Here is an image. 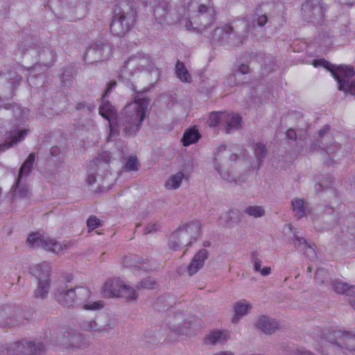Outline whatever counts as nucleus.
Returning a JSON list of instances; mask_svg holds the SVG:
<instances>
[{"label":"nucleus","instance_id":"obj_1","mask_svg":"<svg viewBox=\"0 0 355 355\" xmlns=\"http://www.w3.org/2000/svg\"><path fill=\"white\" fill-rule=\"evenodd\" d=\"M149 103L148 98L140 94L121 110L115 119V125L119 130V128L122 130L125 137L135 136L140 130Z\"/></svg>","mask_w":355,"mask_h":355},{"label":"nucleus","instance_id":"obj_2","mask_svg":"<svg viewBox=\"0 0 355 355\" xmlns=\"http://www.w3.org/2000/svg\"><path fill=\"white\" fill-rule=\"evenodd\" d=\"M322 338L332 345L334 355L345 354L344 349L355 352V332L340 329H327Z\"/></svg>","mask_w":355,"mask_h":355},{"label":"nucleus","instance_id":"obj_3","mask_svg":"<svg viewBox=\"0 0 355 355\" xmlns=\"http://www.w3.org/2000/svg\"><path fill=\"white\" fill-rule=\"evenodd\" d=\"M313 64L314 67L322 66L331 71L333 76L338 81V89L355 96V79L350 80L355 74L352 67L340 66L336 69H333L330 67L331 64L324 59L315 60Z\"/></svg>","mask_w":355,"mask_h":355},{"label":"nucleus","instance_id":"obj_4","mask_svg":"<svg viewBox=\"0 0 355 355\" xmlns=\"http://www.w3.org/2000/svg\"><path fill=\"white\" fill-rule=\"evenodd\" d=\"M51 267L49 263L42 262L30 268V272L37 279L33 295L37 299L44 300L48 297L51 288Z\"/></svg>","mask_w":355,"mask_h":355},{"label":"nucleus","instance_id":"obj_5","mask_svg":"<svg viewBox=\"0 0 355 355\" xmlns=\"http://www.w3.org/2000/svg\"><path fill=\"white\" fill-rule=\"evenodd\" d=\"M26 243L31 248L41 247L46 250L58 254L63 253L73 245L72 241L60 243L53 239L46 237L39 233L31 234L27 239Z\"/></svg>","mask_w":355,"mask_h":355},{"label":"nucleus","instance_id":"obj_6","mask_svg":"<svg viewBox=\"0 0 355 355\" xmlns=\"http://www.w3.org/2000/svg\"><path fill=\"white\" fill-rule=\"evenodd\" d=\"M45 344L37 340L22 338L10 343L6 348L8 355H40L44 352Z\"/></svg>","mask_w":355,"mask_h":355},{"label":"nucleus","instance_id":"obj_7","mask_svg":"<svg viewBox=\"0 0 355 355\" xmlns=\"http://www.w3.org/2000/svg\"><path fill=\"white\" fill-rule=\"evenodd\" d=\"M136 15L133 11L120 12L116 14L110 24V31L114 35H124L135 24Z\"/></svg>","mask_w":355,"mask_h":355},{"label":"nucleus","instance_id":"obj_8","mask_svg":"<svg viewBox=\"0 0 355 355\" xmlns=\"http://www.w3.org/2000/svg\"><path fill=\"white\" fill-rule=\"evenodd\" d=\"M211 40L213 43L227 46H239L242 44L241 37L233 34V27L228 24L215 28L211 33Z\"/></svg>","mask_w":355,"mask_h":355},{"label":"nucleus","instance_id":"obj_9","mask_svg":"<svg viewBox=\"0 0 355 355\" xmlns=\"http://www.w3.org/2000/svg\"><path fill=\"white\" fill-rule=\"evenodd\" d=\"M322 0H306L302 6L301 14L305 21L319 23L324 15Z\"/></svg>","mask_w":355,"mask_h":355},{"label":"nucleus","instance_id":"obj_10","mask_svg":"<svg viewBox=\"0 0 355 355\" xmlns=\"http://www.w3.org/2000/svg\"><path fill=\"white\" fill-rule=\"evenodd\" d=\"M200 233V224L198 222H189L180 225L173 232L187 246H191Z\"/></svg>","mask_w":355,"mask_h":355},{"label":"nucleus","instance_id":"obj_11","mask_svg":"<svg viewBox=\"0 0 355 355\" xmlns=\"http://www.w3.org/2000/svg\"><path fill=\"white\" fill-rule=\"evenodd\" d=\"M227 158L234 161L237 159V155L236 154H231L230 151L227 149L226 146H220L215 153L214 167L223 179L230 182H236V179L232 176L230 173L223 171L221 168L222 162L226 160Z\"/></svg>","mask_w":355,"mask_h":355},{"label":"nucleus","instance_id":"obj_12","mask_svg":"<svg viewBox=\"0 0 355 355\" xmlns=\"http://www.w3.org/2000/svg\"><path fill=\"white\" fill-rule=\"evenodd\" d=\"M80 327L87 331H95L100 334H108L114 328V322L108 319L104 324L95 319H83L79 322Z\"/></svg>","mask_w":355,"mask_h":355},{"label":"nucleus","instance_id":"obj_13","mask_svg":"<svg viewBox=\"0 0 355 355\" xmlns=\"http://www.w3.org/2000/svg\"><path fill=\"white\" fill-rule=\"evenodd\" d=\"M103 103L99 107V114L109 122L110 126V135L108 140H111L112 138L117 137L119 135V130L115 125V119H112L116 115V110L111 103L107 101H105L104 96H103Z\"/></svg>","mask_w":355,"mask_h":355},{"label":"nucleus","instance_id":"obj_14","mask_svg":"<svg viewBox=\"0 0 355 355\" xmlns=\"http://www.w3.org/2000/svg\"><path fill=\"white\" fill-rule=\"evenodd\" d=\"M75 290V297L76 304L79 303L83 307L87 310H98L103 307L102 301L88 302L87 300L90 297L91 291L88 288L80 286L73 288Z\"/></svg>","mask_w":355,"mask_h":355},{"label":"nucleus","instance_id":"obj_15","mask_svg":"<svg viewBox=\"0 0 355 355\" xmlns=\"http://www.w3.org/2000/svg\"><path fill=\"white\" fill-rule=\"evenodd\" d=\"M68 331L63 328L51 327L46 329L44 333V338L50 345L64 349L66 343Z\"/></svg>","mask_w":355,"mask_h":355},{"label":"nucleus","instance_id":"obj_16","mask_svg":"<svg viewBox=\"0 0 355 355\" xmlns=\"http://www.w3.org/2000/svg\"><path fill=\"white\" fill-rule=\"evenodd\" d=\"M54 296L55 300L63 306L71 307L76 304L75 290L64 285L57 288Z\"/></svg>","mask_w":355,"mask_h":355},{"label":"nucleus","instance_id":"obj_17","mask_svg":"<svg viewBox=\"0 0 355 355\" xmlns=\"http://www.w3.org/2000/svg\"><path fill=\"white\" fill-rule=\"evenodd\" d=\"M28 131L27 129L20 130L17 127H13L12 130L6 133L5 143L0 144V150L4 151L22 141Z\"/></svg>","mask_w":355,"mask_h":355},{"label":"nucleus","instance_id":"obj_18","mask_svg":"<svg viewBox=\"0 0 355 355\" xmlns=\"http://www.w3.org/2000/svg\"><path fill=\"white\" fill-rule=\"evenodd\" d=\"M255 326L266 334L270 335L279 329L278 322L272 318L266 315H261L257 319Z\"/></svg>","mask_w":355,"mask_h":355},{"label":"nucleus","instance_id":"obj_19","mask_svg":"<svg viewBox=\"0 0 355 355\" xmlns=\"http://www.w3.org/2000/svg\"><path fill=\"white\" fill-rule=\"evenodd\" d=\"M139 60L138 54L130 56L126 61L124 62L123 66L122 67L119 78L123 80H128L130 78L132 73L137 70H141L140 64L139 63Z\"/></svg>","mask_w":355,"mask_h":355},{"label":"nucleus","instance_id":"obj_20","mask_svg":"<svg viewBox=\"0 0 355 355\" xmlns=\"http://www.w3.org/2000/svg\"><path fill=\"white\" fill-rule=\"evenodd\" d=\"M209 257V252L205 249L200 250L193 257L191 263L187 266V272L189 276L195 275L200 269H201L205 260Z\"/></svg>","mask_w":355,"mask_h":355},{"label":"nucleus","instance_id":"obj_21","mask_svg":"<svg viewBox=\"0 0 355 355\" xmlns=\"http://www.w3.org/2000/svg\"><path fill=\"white\" fill-rule=\"evenodd\" d=\"M85 347L83 336L78 333L68 331L64 349L71 352Z\"/></svg>","mask_w":355,"mask_h":355},{"label":"nucleus","instance_id":"obj_22","mask_svg":"<svg viewBox=\"0 0 355 355\" xmlns=\"http://www.w3.org/2000/svg\"><path fill=\"white\" fill-rule=\"evenodd\" d=\"M124 284L119 279H112L107 281L104 286V295L109 297H120Z\"/></svg>","mask_w":355,"mask_h":355},{"label":"nucleus","instance_id":"obj_23","mask_svg":"<svg viewBox=\"0 0 355 355\" xmlns=\"http://www.w3.org/2000/svg\"><path fill=\"white\" fill-rule=\"evenodd\" d=\"M230 338V333L227 331L214 330L205 338V343L211 345H221L227 342Z\"/></svg>","mask_w":355,"mask_h":355},{"label":"nucleus","instance_id":"obj_24","mask_svg":"<svg viewBox=\"0 0 355 355\" xmlns=\"http://www.w3.org/2000/svg\"><path fill=\"white\" fill-rule=\"evenodd\" d=\"M112 46L103 41L95 43L88 51V54L95 53L99 60L107 59L112 53Z\"/></svg>","mask_w":355,"mask_h":355},{"label":"nucleus","instance_id":"obj_25","mask_svg":"<svg viewBox=\"0 0 355 355\" xmlns=\"http://www.w3.org/2000/svg\"><path fill=\"white\" fill-rule=\"evenodd\" d=\"M15 308L11 306L0 307V327H15Z\"/></svg>","mask_w":355,"mask_h":355},{"label":"nucleus","instance_id":"obj_26","mask_svg":"<svg viewBox=\"0 0 355 355\" xmlns=\"http://www.w3.org/2000/svg\"><path fill=\"white\" fill-rule=\"evenodd\" d=\"M223 124H225V132L230 134L234 130H237L241 126V117L238 114L225 112L223 114Z\"/></svg>","mask_w":355,"mask_h":355},{"label":"nucleus","instance_id":"obj_27","mask_svg":"<svg viewBox=\"0 0 355 355\" xmlns=\"http://www.w3.org/2000/svg\"><path fill=\"white\" fill-rule=\"evenodd\" d=\"M215 11H210L208 14L200 16H194L193 17V22L197 25L196 28L200 30L207 28L215 21Z\"/></svg>","mask_w":355,"mask_h":355},{"label":"nucleus","instance_id":"obj_28","mask_svg":"<svg viewBox=\"0 0 355 355\" xmlns=\"http://www.w3.org/2000/svg\"><path fill=\"white\" fill-rule=\"evenodd\" d=\"M250 261L253 265V270L260 272L263 276H268L271 273V268L265 266L261 268L262 260L258 252L254 251L250 254Z\"/></svg>","mask_w":355,"mask_h":355},{"label":"nucleus","instance_id":"obj_29","mask_svg":"<svg viewBox=\"0 0 355 355\" xmlns=\"http://www.w3.org/2000/svg\"><path fill=\"white\" fill-rule=\"evenodd\" d=\"M291 209L293 216L297 219H300L306 215L307 206L302 198H295L291 200Z\"/></svg>","mask_w":355,"mask_h":355},{"label":"nucleus","instance_id":"obj_30","mask_svg":"<svg viewBox=\"0 0 355 355\" xmlns=\"http://www.w3.org/2000/svg\"><path fill=\"white\" fill-rule=\"evenodd\" d=\"M15 327L23 325L30 322L33 316V312L29 309H15Z\"/></svg>","mask_w":355,"mask_h":355},{"label":"nucleus","instance_id":"obj_31","mask_svg":"<svg viewBox=\"0 0 355 355\" xmlns=\"http://www.w3.org/2000/svg\"><path fill=\"white\" fill-rule=\"evenodd\" d=\"M331 287L334 291L339 294H346L349 298L355 295V286H349L347 284L340 281L332 282Z\"/></svg>","mask_w":355,"mask_h":355},{"label":"nucleus","instance_id":"obj_32","mask_svg":"<svg viewBox=\"0 0 355 355\" xmlns=\"http://www.w3.org/2000/svg\"><path fill=\"white\" fill-rule=\"evenodd\" d=\"M251 309L252 305L249 302H239L236 303L234 307L235 315L232 318V322H237L239 318L245 315Z\"/></svg>","mask_w":355,"mask_h":355},{"label":"nucleus","instance_id":"obj_33","mask_svg":"<svg viewBox=\"0 0 355 355\" xmlns=\"http://www.w3.org/2000/svg\"><path fill=\"white\" fill-rule=\"evenodd\" d=\"M35 153H30L28 157L26 159V160L21 166L17 178L21 179L24 176L26 177L31 173L33 168V164L35 162Z\"/></svg>","mask_w":355,"mask_h":355},{"label":"nucleus","instance_id":"obj_34","mask_svg":"<svg viewBox=\"0 0 355 355\" xmlns=\"http://www.w3.org/2000/svg\"><path fill=\"white\" fill-rule=\"evenodd\" d=\"M175 73L181 81L188 83L191 82L192 79L190 73L184 64L180 60H178L175 64Z\"/></svg>","mask_w":355,"mask_h":355},{"label":"nucleus","instance_id":"obj_35","mask_svg":"<svg viewBox=\"0 0 355 355\" xmlns=\"http://www.w3.org/2000/svg\"><path fill=\"white\" fill-rule=\"evenodd\" d=\"M200 137V135L197 130L192 128L188 129L184 132L182 139V144L184 146H188L197 142Z\"/></svg>","mask_w":355,"mask_h":355},{"label":"nucleus","instance_id":"obj_36","mask_svg":"<svg viewBox=\"0 0 355 355\" xmlns=\"http://www.w3.org/2000/svg\"><path fill=\"white\" fill-rule=\"evenodd\" d=\"M184 178V173L181 171L171 175L165 182L167 189H177L181 185Z\"/></svg>","mask_w":355,"mask_h":355},{"label":"nucleus","instance_id":"obj_37","mask_svg":"<svg viewBox=\"0 0 355 355\" xmlns=\"http://www.w3.org/2000/svg\"><path fill=\"white\" fill-rule=\"evenodd\" d=\"M21 180V179L17 178L13 188V194L15 197L21 198H27L29 196V189L26 186L20 184Z\"/></svg>","mask_w":355,"mask_h":355},{"label":"nucleus","instance_id":"obj_38","mask_svg":"<svg viewBox=\"0 0 355 355\" xmlns=\"http://www.w3.org/2000/svg\"><path fill=\"white\" fill-rule=\"evenodd\" d=\"M244 213L254 218H260L265 215L266 211L262 206L251 205L245 209Z\"/></svg>","mask_w":355,"mask_h":355},{"label":"nucleus","instance_id":"obj_39","mask_svg":"<svg viewBox=\"0 0 355 355\" xmlns=\"http://www.w3.org/2000/svg\"><path fill=\"white\" fill-rule=\"evenodd\" d=\"M141 69L153 70L155 64L150 55L147 54H138Z\"/></svg>","mask_w":355,"mask_h":355},{"label":"nucleus","instance_id":"obj_40","mask_svg":"<svg viewBox=\"0 0 355 355\" xmlns=\"http://www.w3.org/2000/svg\"><path fill=\"white\" fill-rule=\"evenodd\" d=\"M254 152L257 159L259 162L258 168L261 166L262 162L267 154V149L265 144L258 143L255 145Z\"/></svg>","mask_w":355,"mask_h":355},{"label":"nucleus","instance_id":"obj_41","mask_svg":"<svg viewBox=\"0 0 355 355\" xmlns=\"http://www.w3.org/2000/svg\"><path fill=\"white\" fill-rule=\"evenodd\" d=\"M223 114L222 112H212L209 114L207 123L209 127H216L219 124H223Z\"/></svg>","mask_w":355,"mask_h":355},{"label":"nucleus","instance_id":"obj_42","mask_svg":"<svg viewBox=\"0 0 355 355\" xmlns=\"http://www.w3.org/2000/svg\"><path fill=\"white\" fill-rule=\"evenodd\" d=\"M187 246L184 243H182L178 236L171 234L168 239V247L170 249L177 251L182 249L183 247Z\"/></svg>","mask_w":355,"mask_h":355},{"label":"nucleus","instance_id":"obj_43","mask_svg":"<svg viewBox=\"0 0 355 355\" xmlns=\"http://www.w3.org/2000/svg\"><path fill=\"white\" fill-rule=\"evenodd\" d=\"M157 285V284L155 280L150 277H147L139 282L136 287L137 289H153L156 288Z\"/></svg>","mask_w":355,"mask_h":355},{"label":"nucleus","instance_id":"obj_44","mask_svg":"<svg viewBox=\"0 0 355 355\" xmlns=\"http://www.w3.org/2000/svg\"><path fill=\"white\" fill-rule=\"evenodd\" d=\"M210 11H215L211 0H207V2L205 3H200L197 8V14L195 16H201L202 15H206L210 12Z\"/></svg>","mask_w":355,"mask_h":355},{"label":"nucleus","instance_id":"obj_45","mask_svg":"<svg viewBox=\"0 0 355 355\" xmlns=\"http://www.w3.org/2000/svg\"><path fill=\"white\" fill-rule=\"evenodd\" d=\"M292 243L299 250H303L306 246H308L309 243L304 238L301 237L297 234H293V238L292 239Z\"/></svg>","mask_w":355,"mask_h":355},{"label":"nucleus","instance_id":"obj_46","mask_svg":"<svg viewBox=\"0 0 355 355\" xmlns=\"http://www.w3.org/2000/svg\"><path fill=\"white\" fill-rule=\"evenodd\" d=\"M120 296L124 297L128 300H132L137 298V294L135 290L125 284H124L123 290H121Z\"/></svg>","mask_w":355,"mask_h":355},{"label":"nucleus","instance_id":"obj_47","mask_svg":"<svg viewBox=\"0 0 355 355\" xmlns=\"http://www.w3.org/2000/svg\"><path fill=\"white\" fill-rule=\"evenodd\" d=\"M328 277V271L324 268H318L315 274V282L319 284L325 282Z\"/></svg>","mask_w":355,"mask_h":355},{"label":"nucleus","instance_id":"obj_48","mask_svg":"<svg viewBox=\"0 0 355 355\" xmlns=\"http://www.w3.org/2000/svg\"><path fill=\"white\" fill-rule=\"evenodd\" d=\"M101 220L97 218L95 216H91L87 220V227L89 232L92 231L101 226Z\"/></svg>","mask_w":355,"mask_h":355},{"label":"nucleus","instance_id":"obj_49","mask_svg":"<svg viewBox=\"0 0 355 355\" xmlns=\"http://www.w3.org/2000/svg\"><path fill=\"white\" fill-rule=\"evenodd\" d=\"M125 170L126 171H135L138 168V161L136 157L130 156L125 164Z\"/></svg>","mask_w":355,"mask_h":355},{"label":"nucleus","instance_id":"obj_50","mask_svg":"<svg viewBox=\"0 0 355 355\" xmlns=\"http://www.w3.org/2000/svg\"><path fill=\"white\" fill-rule=\"evenodd\" d=\"M304 254L311 260H313L316 258V252L315 249L309 243L308 246H306L303 250Z\"/></svg>","mask_w":355,"mask_h":355},{"label":"nucleus","instance_id":"obj_51","mask_svg":"<svg viewBox=\"0 0 355 355\" xmlns=\"http://www.w3.org/2000/svg\"><path fill=\"white\" fill-rule=\"evenodd\" d=\"M111 155L110 153L107 151H103L98 154L96 159L97 162L101 163H108L110 161Z\"/></svg>","mask_w":355,"mask_h":355},{"label":"nucleus","instance_id":"obj_52","mask_svg":"<svg viewBox=\"0 0 355 355\" xmlns=\"http://www.w3.org/2000/svg\"><path fill=\"white\" fill-rule=\"evenodd\" d=\"M291 355H315L311 351H309L304 348H297L292 351Z\"/></svg>","mask_w":355,"mask_h":355},{"label":"nucleus","instance_id":"obj_53","mask_svg":"<svg viewBox=\"0 0 355 355\" xmlns=\"http://www.w3.org/2000/svg\"><path fill=\"white\" fill-rule=\"evenodd\" d=\"M255 21L259 26H263L268 21V17L266 15H259Z\"/></svg>","mask_w":355,"mask_h":355},{"label":"nucleus","instance_id":"obj_54","mask_svg":"<svg viewBox=\"0 0 355 355\" xmlns=\"http://www.w3.org/2000/svg\"><path fill=\"white\" fill-rule=\"evenodd\" d=\"M158 228V225L157 223H150L144 229V233L146 234L152 233L153 232H155Z\"/></svg>","mask_w":355,"mask_h":355},{"label":"nucleus","instance_id":"obj_55","mask_svg":"<svg viewBox=\"0 0 355 355\" xmlns=\"http://www.w3.org/2000/svg\"><path fill=\"white\" fill-rule=\"evenodd\" d=\"M286 137L288 138V139H289V140H291V141H295L296 140V138H297L296 132L292 128L288 129L286 131Z\"/></svg>","mask_w":355,"mask_h":355},{"label":"nucleus","instance_id":"obj_56","mask_svg":"<svg viewBox=\"0 0 355 355\" xmlns=\"http://www.w3.org/2000/svg\"><path fill=\"white\" fill-rule=\"evenodd\" d=\"M330 130V126L329 125H325L322 129H320L318 132V137L320 139H323L325 135H327Z\"/></svg>","mask_w":355,"mask_h":355},{"label":"nucleus","instance_id":"obj_57","mask_svg":"<svg viewBox=\"0 0 355 355\" xmlns=\"http://www.w3.org/2000/svg\"><path fill=\"white\" fill-rule=\"evenodd\" d=\"M249 70H250L249 66L243 64L239 67L237 71L242 74H246L249 72Z\"/></svg>","mask_w":355,"mask_h":355},{"label":"nucleus","instance_id":"obj_58","mask_svg":"<svg viewBox=\"0 0 355 355\" xmlns=\"http://www.w3.org/2000/svg\"><path fill=\"white\" fill-rule=\"evenodd\" d=\"M96 175L93 173L88 174L87 177L86 178V181L88 183L89 185H92L96 182Z\"/></svg>","mask_w":355,"mask_h":355},{"label":"nucleus","instance_id":"obj_59","mask_svg":"<svg viewBox=\"0 0 355 355\" xmlns=\"http://www.w3.org/2000/svg\"><path fill=\"white\" fill-rule=\"evenodd\" d=\"M184 26H185L187 30H189V31L196 30L198 31H200V29L196 28V27H193V21H187Z\"/></svg>","mask_w":355,"mask_h":355},{"label":"nucleus","instance_id":"obj_60","mask_svg":"<svg viewBox=\"0 0 355 355\" xmlns=\"http://www.w3.org/2000/svg\"><path fill=\"white\" fill-rule=\"evenodd\" d=\"M116 85V82L114 80H112L110 83L108 88L107 89L105 95H107L109 93L111 92L113 88H114Z\"/></svg>","mask_w":355,"mask_h":355},{"label":"nucleus","instance_id":"obj_61","mask_svg":"<svg viewBox=\"0 0 355 355\" xmlns=\"http://www.w3.org/2000/svg\"><path fill=\"white\" fill-rule=\"evenodd\" d=\"M86 105H87V103H85V102H81V103H79L76 105V109L77 110H83V109H85L86 107Z\"/></svg>","mask_w":355,"mask_h":355},{"label":"nucleus","instance_id":"obj_62","mask_svg":"<svg viewBox=\"0 0 355 355\" xmlns=\"http://www.w3.org/2000/svg\"><path fill=\"white\" fill-rule=\"evenodd\" d=\"M213 355H234L233 352L230 351H222L217 352L216 354H214Z\"/></svg>","mask_w":355,"mask_h":355},{"label":"nucleus","instance_id":"obj_63","mask_svg":"<svg viewBox=\"0 0 355 355\" xmlns=\"http://www.w3.org/2000/svg\"><path fill=\"white\" fill-rule=\"evenodd\" d=\"M96 106L93 104H87L86 109L87 110L88 112H92L94 110Z\"/></svg>","mask_w":355,"mask_h":355},{"label":"nucleus","instance_id":"obj_64","mask_svg":"<svg viewBox=\"0 0 355 355\" xmlns=\"http://www.w3.org/2000/svg\"><path fill=\"white\" fill-rule=\"evenodd\" d=\"M349 302L355 311V295H354L351 298H349Z\"/></svg>","mask_w":355,"mask_h":355}]
</instances>
